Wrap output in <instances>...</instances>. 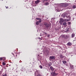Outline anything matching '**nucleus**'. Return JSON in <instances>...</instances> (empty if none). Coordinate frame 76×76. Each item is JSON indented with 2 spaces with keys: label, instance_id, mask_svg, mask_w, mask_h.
Listing matches in <instances>:
<instances>
[{
  "label": "nucleus",
  "instance_id": "4be33fe9",
  "mask_svg": "<svg viewBox=\"0 0 76 76\" xmlns=\"http://www.w3.org/2000/svg\"><path fill=\"white\" fill-rule=\"evenodd\" d=\"M71 23L70 22H69L68 23V24H69V25H70Z\"/></svg>",
  "mask_w": 76,
  "mask_h": 76
},
{
  "label": "nucleus",
  "instance_id": "9d476101",
  "mask_svg": "<svg viewBox=\"0 0 76 76\" xmlns=\"http://www.w3.org/2000/svg\"><path fill=\"white\" fill-rule=\"evenodd\" d=\"M75 33H72V38H74V37H75Z\"/></svg>",
  "mask_w": 76,
  "mask_h": 76
},
{
  "label": "nucleus",
  "instance_id": "7c9ffc66",
  "mask_svg": "<svg viewBox=\"0 0 76 76\" xmlns=\"http://www.w3.org/2000/svg\"><path fill=\"white\" fill-rule=\"evenodd\" d=\"M66 5H67V4H66Z\"/></svg>",
  "mask_w": 76,
  "mask_h": 76
},
{
  "label": "nucleus",
  "instance_id": "6e6552de",
  "mask_svg": "<svg viewBox=\"0 0 76 76\" xmlns=\"http://www.w3.org/2000/svg\"><path fill=\"white\" fill-rule=\"evenodd\" d=\"M50 69L52 70V71H54V69L53 67L51 66L50 67Z\"/></svg>",
  "mask_w": 76,
  "mask_h": 76
},
{
  "label": "nucleus",
  "instance_id": "f3484780",
  "mask_svg": "<svg viewBox=\"0 0 76 76\" xmlns=\"http://www.w3.org/2000/svg\"><path fill=\"white\" fill-rule=\"evenodd\" d=\"M76 6L75 5H74L72 7V8L73 9H75L76 8Z\"/></svg>",
  "mask_w": 76,
  "mask_h": 76
},
{
  "label": "nucleus",
  "instance_id": "a878e982",
  "mask_svg": "<svg viewBox=\"0 0 76 76\" xmlns=\"http://www.w3.org/2000/svg\"><path fill=\"white\" fill-rule=\"evenodd\" d=\"M50 37V35H48V37Z\"/></svg>",
  "mask_w": 76,
  "mask_h": 76
},
{
  "label": "nucleus",
  "instance_id": "4468645a",
  "mask_svg": "<svg viewBox=\"0 0 76 76\" xmlns=\"http://www.w3.org/2000/svg\"><path fill=\"white\" fill-rule=\"evenodd\" d=\"M68 45H72V44L71 43H68Z\"/></svg>",
  "mask_w": 76,
  "mask_h": 76
},
{
  "label": "nucleus",
  "instance_id": "6ab92c4d",
  "mask_svg": "<svg viewBox=\"0 0 76 76\" xmlns=\"http://www.w3.org/2000/svg\"><path fill=\"white\" fill-rule=\"evenodd\" d=\"M66 17L67 18H70V16H66Z\"/></svg>",
  "mask_w": 76,
  "mask_h": 76
},
{
  "label": "nucleus",
  "instance_id": "a211bd4d",
  "mask_svg": "<svg viewBox=\"0 0 76 76\" xmlns=\"http://www.w3.org/2000/svg\"><path fill=\"white\" fill-rule=\"evenodd\" d=\"M39 67L40 68V69H42V66L41 65H40L39 66Z\"/></svg>",
  "mask_w": 76,
  "mask_h": 76
},
{
  "label": "nucleus",
  "instance_id": "f257e3e1",
  "mask_svg": "<svg viewBox=\"0 0 76 76\" xmlns=\"http://www.w3.org/2000/svg\"><path fill=\"white\" fill-rule=\"evenodd\" d=\"M60 20V23H61V24H62L63 23V22H65L66 21V19H63L62 18H61Z\"/></svg>",
  "mask_w": 76,
  "mask_h": 76
},
{
  "label": "nucleus",
  "instance_id": "393cba45",
  "mask_svg": "<svg viewBox=\"0 0 76 76\" xmlns=\"http://www.w3.org/2000/svg\"><path fill=\"white\" fill-rule=\"evenodd\" d=\"M5 7H6V9H7L8 8V7H7H7H6V6H5Z\"/></svg>",
  "mask_w": 76,
  "mask_h": 76
},
{
  "label": "nucleus",
  "instance_id": "f8f14e48",
  "mask_svg": "<svg viewBox=\"0 0 76 76\" xmlns=\"http://www.w3.org/2000/svg\"><path fill=\"white\" fill-rule=\"evenodd\" d=\"M62 62L64 64H66V63H67V62H66V61H62Z\"/></svg>",
  "mask_w": 76,
  "mask_h": 76
},
{
  "label": "nucleus",
  "instance_id": "c85d7f7f",
  "mask_svg": "<svg viewBox=\"0 0 76 76\" xmlns=\"http://www.w3.org/2000/svg\"><path fill=\"white\" fill-rule=\"evenodd\" d=\"M16 57H17V55H16Z\"/></svg>",
  "mask_w": 76,
  "mask_h": 76
},
{
  "label": "nucleus",
  "instance_id": "f03ea898",
  "mask_svg": "<svg viewBox=\"0 0 76 76\" xmlns=\"http://www.w3.org/2000/svg\"><path fill=\"white\" fill-rule=\"evenodd\" d=\"M56 71V70L54 71V72H52V73H51V75H55V76H57V75H58V74L56 73V72H55Z\"/></svg>",
  "mask_w": 76,
  "mask_h": 76
},
{
  "label": "nucleus",
  "instance_id": "412c9836",
  "mask_svg": "<svg viewBox=\"0 0 76 76\" xmlns=\"http://www.w3.org/2000/svg\"><path fill=\"white\" fill-rule=\"evenodd\" d=\"M3 59V58H0V60H2Z\"/></svg>",
  "mask_w": 76,
  "mask_h": 76
},
{
  "label": "nucleus",
  "instance_id": "0eeeda50",
  "mask_svg": "<svg viewBox=\"0 0 76 76\" xmlns=\"http://www.w3.org/2000/svg\"><path fill=\"white\" fill-rule=\"evenodd\" d=\"M50 58L51 60H53V59H54V56H50Z\"/></svg>",
  "mask_w": 76,
  "mask_h": 76
},
{
  "label": "nucleus",
  "instance_id": "c756f323",
  "mask_svg": "<svg viewBox=\"0 0 76 76\" xmlns=\"http://www.w3.org/2000/svg\"><path fill=\"white\" fill-rule=\"evenodd\" d=\"M12 54H13V53H12Z\"/></svg>",
  "mask_w": 76,
  "mask_h": 76
},
{
  "label": "nucleus",
  "instance_id": "2eb2a0df",
  "mask_svg": "<svg viewBox=\"0 0 76 76\" xmlns=\"http://www.w3.org/2000/svg\"><path fill=\"white\" fill-rule=\"evenodd\" d=\"M39 21H37V22H36V25H39Z\"/></svg>",
  "mask_w": 76,
  "mask_h": 76
},
{
  "label": "nucleus",
  "instance_id": "cd10ccee",
  "mask_svg": "<svg viewBox=\"0 0 76 76\" xmlns=\"http://www.w3.org/2000/svg\"><path fill=\"white\" fill-rule=\"evenodd\" d=\"M37 6V5H36V4H35V6Z\"/></svg>",
  "mask_w": 76,
  "mask_h": 76
},
{
  "label": "nucleus",
  "instance_id": "dca6fc26",
  "mask_svg": "<svg viewBox=\"0 0 76 76\" xmlns=\"http://www.w3.org/2000/svg\"><path fill=\"white\" fill-rule=\"evenodd\" d=\"M45 5H48L49 4V3L48 2H46L45 3Z\"/></svg>",
  "mask_w": 76,
  "mask_h": 76
},
{
  "label": "nucleus",
  "instance_id": "b1692460",
  "mask_svg": "<svg viewBox=\"0 0 76 76\" xmlns=\"http://www.w3.org/2000/svg\"><path fill=\"white\" fill-rule=\"evenodd\" d=\"M61 37H64V35H62L61 36Z\"/></svg>",
  "mask_w": 76,
  "mask_h": 76
},
{
  "label": "nucleus",
  "instance_id": "1a4fd4ad",
  "mask_svg": "<svg viewBox=\"0 0 76 76\" xmlns=\"http://www.w3.org/2000/svg\"><path fill=\"white\" fill-rule=\"evenodd\" d=\"M69 28H66L65 30V32H68Z\"/></svg>",
  "mask_w": 76,
  "mask_h": 76
},
{
  "label": "nucleus",
  "instance_id": "ddd939ff",
  "mask_svg": "<svg viewBox=\"0 0 76 76\" xmlns=\"http://www.w3.org/2000/svg\"><path fill=\"white\" fill-rule=\"evenodd\" d=\"M63 25L64 26H66L67 25V23L66 22H64L63 23Z\"/></svg>",
  "mask_w": 76,
  "mask_h": 76
},
{
  "label": "nucleus",
  "instance_id": "9b49d317",
  "mask_svg": "<svg viewBox=\"0 0 76 76\" xmlns=\"http://www.w3.org/2000/svg\"><path fill=\"white\" fill-rule=\"evenodd\" d=\"M52 65V64L51 62H50L49 64H48V66L49 67H50Z\"/></svg>",
  "mask_w": 76,
  "mask_h": 76
},
{
  "label": "nucleus",
  "instance_id": "aec40b11",
  "mask_svg": "<svg viewBox=\"0 0 76 76\" xmlns=\"http://www.w3.org/2000/svg\"><path fill=\"white\" fill-rule=\"evenodd\" d=\"M2 64L3 65H6V63H5V62H3L2 63Z\"/></svg>",
  "mask_w": 76,
  "mask_h": 76
},
{
  "label": "nucleus",
  "instance_id": "20e7f679",
  "mask_svg": "<svg viewBox=\"0 0 76 76\" xmlns=\"http://www.w3.org/2000/svg\"><path fill=\"white\" fill-rule=\"evenodd\" d=\"M36 19L38 20H39L38 22L39 23H41V22H42V20H41L40 18H37Z\"/></svg>",
  "mask_w": 76,
  "mask_h": 76
},
{
  "label": "nucleus",
  "instance_id": "39448f33",
  "mask_svg": "<svg viewBox=\"0 0 76 76\" xmlns=\"http://www.w3.org/2000/svg\"><path fill=\"white\" fill-rule=\"evenodd\" d=\"M40 1V0H37V1H35V3L36 4H38L39 3V2Z\"/></svg>",
  "mask_w": 76,
  "mask_h": 76
},
{
  "label": "nucleus",
  "instance_id": "7ed1b4c3",
  "mask_svg": "<svg viewBox=\"0 0 76 76\" xmlns=\"http://www.w3.org/2000/svg\"><path fill=\"white\" fill-rule=\"evenodd\" d=\"M45 26H46V27H47V28H49V27H50V28H51V25L50 24H48L45 23Z\"/></svg>",
  "mask_w": 76,
  "mask_h": 76
},
{
  "label": "nucleus",
  "instance_id": "bb28decb",
  "mask_svg": "<svg viewBox=\"0 0 76 76\" xmlns=\"http://www.w3.org/2000/svg\"><path fill=\"white\" fill-rule=\"evenodd\" d=\"M6 76V74H5V75H3V76Z\"/></svg>",
  "mask_w": 76,
  "mask_h": 76
},
{
  "label": "nucleus",
  "instance_id": "423d86ee",
  "mask_svg": "<svg viewBox=\"0 0 76 76\" xmlns=\"http://www.w3.org/2000/svg\"><path fill=\"white\" fill-rule=\"evenodd\" d=\"M49 0H42V3H44V2L45 1H49Z\"/></svg>",
  "mask_w": 76,
  "mask_h": 76
},
{
  "label": "nucleus",
  "instance_id": "5701e85b",
  "mask_svg": "<svg viewBox=\"0 0 76 76\" xmlns=\"http://www.w3.org/2000/svg\"><path fill=\"white\" fill-rule=\"evenodd\" d=\"M37 76H41V75L39 74H38Z\"/></svg>",
  "mask_w": 76,
  "mask_h": 76
}]
</instances>
